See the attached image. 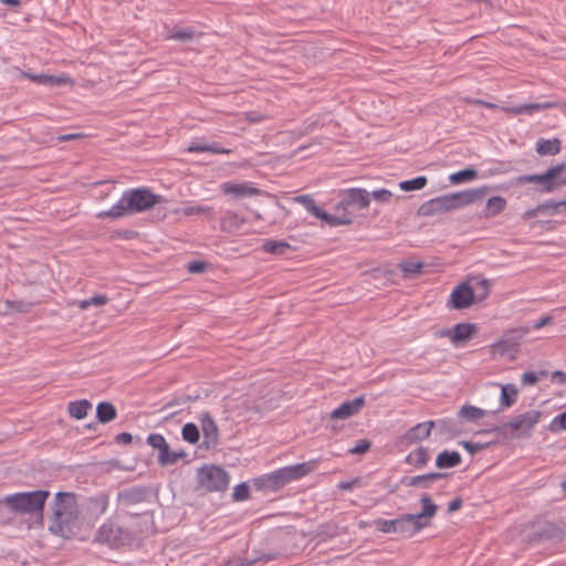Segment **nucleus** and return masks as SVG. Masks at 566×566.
<instances>
[{"label": "nucleus", "instance_id": "f257e3e1", "mask_svg": "<svg viewBox=\"0 0 566 566\" xmlns=\"http://www.w3.org/2000/svg\"><path fill=\"white\" fill-rule=\"evenodd\" d=\"M163 201V197L154 193L146 187L132 188L123 192L119 200L109 209L97 213L99 219H118L133 213H140L151 209Z\"/></svg>", "mask_w": 566, "mask_h": 566}, {"label": "nucleus", "instance_id": "f03ea898", "mask_svg": "<svg viewBox=\"0 0 566 566\" xmlns=\"http://www.w3.org/2000/svg\"><path fill=\"white\" fill-rule=\"evenodd\" d=\"M49 491L36 490L32 492H19L0 499V516L6 511L9 513H38L43 510Z\"/></svg>", "mask_w": 566, "mask_h": 566}, {"label": "nucleus", "instance_id": "7ed1b4c3", "mask_svg": "<svg viewBox=\"0 0 566 566\" xmlns=\"http://www.w3.org/2000/svg\"><path fill=\"white\" fill-rule=\"evenodd\" d=\"M65 499H71V492L55 494L54 514L49 524V531L57 536L69 538L71 535V510Z\"/></svg>", "mask_w": 566, "mask_h": 566}, {"label": "nucleus", "instance_id": "20e7f679", "mask_svg": "<svg viewBox=\"0 0 566 566\" xmlns=\"http://www.w3.org/2000/svg\"><path fill=\"white\" fill-rule=\"evenodd\" d=\"M199 486L207 492H223L228 489L230 476L218 465H205L198 471Z\"/></svg>", "mask_w": 566, "mask_h": 566}, {"label": "nucleus", "instance_id": "39448f33", "mask_svg": "<svg viewBox=\"0 0 566 566\" xmlns=\"http://www.w3.org/2000/svg\"><path fill=\"white\" fill-rule=\"evenodd\" d=\"M370 193L363 188H348L343 191L340 201L336 205L335 214H349L350 222L354 218V210H361L369 206Z\"/></svg>", "mask_w": 566, "mask_h": 566}, {"label": "nucleus", "instance_id": "423d86ee", "mask_svg": "<svg viewBox=\"0 0 566 566\" xmlns=\"http://www.w3.org/2000/svg\"><path fill=\"white\" fill-rule=\"evenodd\" d=\"M96 539L99 543L109 545L111 547H120L132 544L134 536L132 532L116 523H104L97 531Z\"/></svg>", "mask_w": 566, "mask_h": 566}, {"label": "nucleus", "instance_id": "0eeeda50", "mask_svg": "<svg viewBox=\"0 0 566 566\" xmlns=\"http://www.w3.org/2000/svg\"><path fill=\"white\" fill-rule=\"evenodd\" d=\"M541 417L542 412L539 410L531 409L513 417L509 422L503 424L502 429L516 437L528 436L539 422Z\"/></svg>", "mask_w": 566, "mask_h": 566}, {"label": "nucleus", "instance_id": "6e6552de", "mask_svg": "<svg viewBox=\"0 0 566 566\" xmlns=\"http://www.w3.org/2000/svg\"><path fill=\"white\" fill-rule=\"evenodd\" d=\"M294 201L302 205L315 218L326 222L331 227L344 226L350 223V216L345 214H331L319 208L312 196L301 195L294 198Z\"/></svg>", "mask_w": 566, "mask_h": 566}, {"label": "nucleus", "instance_id": "1a4fd4ad", "mask_svg": "<svg viewBox=\"0 0 566 566\" xmlns=\"http://www.w3.org/2000/svg\"><path fill=\"white\" fill-rule=\"evenodd\" d=\"M566 170V164L560 163L551 166L544 174L537 175H522L517 178L518 184L537 182L543 185V191L546 193L553 192L556 189V178Z\"/></svg>", "mask_w": 566, "mask_h": 566}, {"label": "nucleus", "instance_id": "9d476101", "mask_svg": "<svg viewBox=\"0 0 566 566\" xmlns=\"http://www.w3.org/2000/svg\"><path fill=\"white\" fill-rule=\"evenodd\" d=\"M107 506L108 496L103 493L94 497L86 499L81 504V510L77 507L76 511L73 510V521L76 520L80 514L83 518H87L88 522L92 523L106 512Z\"/></svg>", "mask_w": 566, "mask_h": 566}, {"label": "nucleus", "instance_id": "9b49d317", "mask_svg": "<svg viewBox=\"0 0 566 566\" xmlns=\"http://www.w3.org/2000/svg\"><path fill=\"white\" fill-rule=\"evenodd\" d=\"M315 469V462L308 461L303 463H296L293 465H287L276 470L281 486H285L292 481H297L307 474H310Z\"/></svg>", "mask_w": 566, "mask_h": 566}, {"label": "nucleus", "instance_id": "f8f14e48", "mask_svg": "<svg viewBox=\"0 0 566 566\" xmlns=\"http://www.w3.org/2000/svg\"><path fill=\"white\" fill-rule=\"evenodd\" d=\"M436 422L432 420L420 422L410 428L405 434L399 438L398 443L400 446L409 447L418 441L427 439Z\"/></svg>", "mask_w": 566, "mask_h": 566}, {"label": "nucleus", "instance_id": "ddd939ff", "mask_svg": "<svg viewBox=\"0 0 566 566\" xmlns=\"http://www.w3.org/2000/svg\"><path fill=\"white\" fill-rule=\"evenodd\" d=\"M473 301V289L468 283H462L451 292L449 306L455 310H462L469 307Z\"/></svg>", "mask_w": 566, "mask_h": 566}, {"label": "nucleus", "instance_id": "4468645a", "mask_svg": "<svg viewBox=\"0 0 566 566\" xmlns=\"http://www.w3.org/2000/svg\"><path fill=\"white\" fill-rule=\"evenodd\" d=\"M221 191L224 195L232 196L234 198H245V197H254L259 196L261 193V190L256 188L252 182L250 181H242V182H223L221 186Z\"/></svg>", "mask_w": 566, "mask_h": 566}, {"label": "nucleus", "instance_id": "2eb2a0df", "mask_svg": "<svg viewBox=\"0 0 566 566\" xmlns=\"http://www.w3.org/2000/svg\"><path fill=\"white\" fill-rule=\"evenodd\" d=\"M426 528V524H421L415 514H402L397 517V534L409 538Z\"/></svg>", "mask_w": 566, "mask_h": 566}, {"label": "nucleus", "instance_id": "dca6fc26", "mask_svg": "<svg viewBox=\"0 0 566 566\" xmlns=\"http://www.w3.org/2000/svg\"><path fill=\"white\" fill-rule=\"evenodd\" d=\"M198 420L201 426L205 442L207 446H214L219 440V429L208 411H203L199 415Z\"/></svg>", "mask_w": 566, "mask_h": 566}, {"label": "nucleus", "instance_id": "f3484780", "mask_svg": "<svg viewBox=\"0 0 566 566\" xmlns=\"http://www.w3.org/2000/svg\"><path fill=\"white\" fill-rule=\"evenodd\" d=\"M454 210V205L451 201L450 195L433 198L420 207V213L429 216L433 213L447 212Z\"/></svg>", "mask_w": 566, "mask_h": 566}, {"label": "nucleus", "instance_id": "a211bd4d", "mask_svg": "<svg viewBox=\"0 0 566 566\" xmlns=\"http://www.w3.org/2000/svg\"><path fill=\"white\" fill-rule=\"evenodd\" d=\"M365 405V397L358 396L353 400L344 401L337 408H335L332 413V419H347L354 415H356L361 407Z\"/></svg>", "mask_w": 566, "mask_h": 566}, {"label": "nucleus", "instance_id": "6ab92c4d", "mask_svg": "<svg viewBox=\"0 0 566 566\" xmlns=\"http://www.w3.org/2000/svg\"><path fill=\"white\" fill-rule=\"evenodd\" d=\"M475 332V325L471 323H459L454 325L453 331H446L442 335L448 336L450 342L458 346L460 343L469 340Z\"/></svg>", "mask_w": 566, "mask_h": 566}, {"label": "nucleus", "instance_id": "aec40b11", "mask_svg": "<svg viewBox=\"0 0 566 566\" xmlns=\"http://www.w3.org/2000/svg\"><path fill=\"white\" fill-rule=\"evenodd\" d=\"M483 195L482 189H468L450 195L451 201L454 205V210L470 205L478 200Z\"/></svg>", "mask_w": 566, "mask_h": 566}, {"label": "nucleus", "instance_id": "412c9836", "mask_svg": "<svg viewBox=\"0 0 566 566\" xmlns=\"http://www.w3.org/2000/svg\"><path fill=\"white\" fill-rule=\"evenodd\" d=\"M252 483L260 491H277L282 489L276 470L253 479Z\"/></svg>", "mask_w": 566, "mask_h": 566}, {"label": "nucleus", "instance_id": "4be33fe9", "mask_svg": "<svg viewBox=\"0 0 566 566\" xmlns=\"http://www.w3.org/2000/svg\"><path fill=\"white\" fill-rule=\"evenodd\" d=\"M148 492L144 488H130L118 493V500L124 505L142 503L146 500Z\"/></svg>", "mask_w": 566, "mask_h": 566}, {"label": "nucleus", "instance_id": "5701e85b", "mask_svg": "<svg viewBox=\"0 0 566 566\" xmlns=\"http://www.w3.org/2000/svg\"><path fill=\"white\" fill-rule=\"evenodd\" d=\"M245 219L239 213L228 210L221 218V229L229 233H235L244 224Z\"/></svg>", "mask_w": 566, "mask_h": 566}, {"label": "nucleus", "instance_id": "b1692460", "mask_svg": "<svg viewBox=\"0 0 566 566\" xmlns=\"http://www.w3.org/2000/svg\"><path fill=\"white\" fill-rule=\"evenodd\" d=\"M549 107H552L551 103H531L505 107L504 109L513 115H533Z\"/></svg>", "mask_w": 566, "mask_h": 566}, {"label": "nucleus", "instance_id": "393cba45", "mask_svg": "<svg viewBox=\"0 0 566 566\" xmlns=\"http://www.w3.org/2000/svg\"><path fill=\"white\" fill-rule=\"evenodd\" d=\"M422 510L420 513L415 514L421 524H426V527L430 524V518L437 514L438 506L432 502L429 495L424 494L421 500Z\"/></svg>", "mask_w": 566, "mask_h": 566}, {"label": "nucleus", "instance_id": "a878e982", "mask_svg": "<svg viewBox=\"0 0 566 566\" xmlns=\"http://www.w3.org/2000/svg\"><path fill=\"white\" fill-rule=\"evenodd\" d=\"M461 463V454L458 451H441L436 459V467L439 469L455 468Z\"/></svg>", "mask_w": 566, "mask_h": 566}, {"label": "nucleus", "instance_id": "bb28decb", "mask_svg": "<svg viewBox=\"0 0 566 566\" xmlns=\"http://www.w3.org/2000/svg\"><path fill=\"white\" fill-rule=\"evenodd\" d=\"M536 151L541 156L557 155L560 151V140L558 138H538L536 142Z\"/></svg>", "mask_w": 566, "mask_h": 566}, {"label": "nucleus", "instance_id": "cd10ccee", "mask_svg": "<svg viewBox=\"0 0 566 566\" xmlns=\"http://www.w3.org/2000/svg\"><path fill=\"white\" fill-rule=\"evenodd\" d=\"M444 476V473L431 472L422 475L410 476L406 479L405 483L408 486L421 485L423 488H429L433 482Z\"/></svg>", "mask_w": 566, "mask_h": 566}, {"label": "nucleus", "instance_id": "c85d7f7f", "mask_svg": "<svg viewBox=\"0 0 566 566\" xmlns=\"http://www.w3.org/2000/svg\"><path fill=\"white\" fill-rule=\"evenodd\" d=\"M428 461H429V452H428V449L424 447H418L416 450L410 452L405 459L406 463L413 465L418 469L427 465Z\"/></svg>", "mask_w": 566, "mask_h": 566}, {"label": "nucleus", "instance_id": "c756f323", "mask_svg": "<svg viewBox=\"0 0 566 566\" xmlns=\"http://www.w3.org/2000/svg\"><path fill=\"white\" fill-rule=\"evenodd\" d=\"M506 208V200L501 196L491 197L485 205L484 217L492 218Z\"/></svg>", "mask_w": 566, "mask_h": 566}, {"label": "nucleus", "instance_id": "7c9ffc66", "mask_svg": "<svg viewBox=\"0 0 566 566\" xmlns=\"http://www.w3.org/2000/svg\"><path fill=\"white\" fill-rule=\"evenodd\" d=\"M486 413L488 411L484 409L467 405L459 410L458 416L468 422H476L485 417Z\"/></svg>", "mask_w": 566, "mask_h": 566}, {"label": "nucleus", "instance_id": "2f4dec72", "mask_svg": "<svg viewBox=\"0 0 566 566\" xmlns=\"http://www.w3.org/2000/svg\"><path fill=\"white\" fill-rule=\"evenodd\" d=\"M117 416V411L111 402H99L96 408V417L98 422L107 423L114 420Z\"/></svg>", "mask_w": 566, "mask_h": 566}, {"label": "nucleus", "instance_id": "473e14b6", "mask_svg": "<svg viewBox=\"0 0 566 566\" xmlns=\"http://www.w3.org/2000/svg\"><path fill=\"white\" fill-rule=\"evenodd\" d=\"M262 249L270 254L285 255L291 250V245L285 241L266 240L263 242Z\"/></svg>", "mask_w": 566, "mask_h": 566}, {"label": "nucleus", "instance_id": "72a5a7b5", "mask_svg": "<svg viewBox=\"0 0 566 566\" xmlns=\"http://www.w3.org/2000/svg\"><path fill=\"white\" fill-rule=\"evenodd\" d=\"M517 389L514 385H505L501 387V409L509 408L516 402Z\"/></svg>", "mask_w": 566, "mask_h": 566}, {"label": "nucleus", "instance_id": "f704fd0d", "mask_svg": "<svg viewBox=\"0 0 566 566\" xmlns=\"http://www.w3.org/2000/svg\"><path fill=\"white\" fill-rule=\"evenodd\" d=\"M478 171L473 168H467L449 176V180L453 185L472 181L476 178Z\"/></svg>", "mask_w": 566, "mask_h": 566}, {"label": "nucleus", "instance_id": "c9c22d12", "mask_svg": "<svg viewBox=\"0 0 566 566\" xmlns=\"http://www.w3.org/2000/svg\"><path fill=\"white\" fill-rule=\"evenodd\" d=\"M187 457V453L185 451H172L169 449H165L164 452L159 453L158 460L159 463L163 465H171L175 464L178 460L184 459Z\"/></svg>", "mask_w": 566, "mask_h": 566}, {"label": "nucleus", "instance_id": "e433bc0d", "mask_svg": "<svg viewBox=\"0 0 566 566\" xmlns=\"http://www.w3.org/2000/svg\"><path fill=\"white\" fill-rule=\"evenodd\" d=\"M423 262L402 261L399 263V269L403 272L406 277H412L421 273Z\"/></svg>", "mask_w": 566, "mask_h": 566}, {"label": "nucleus", "instance_id": "4c0bfd02", "mask_svg": "<svg viewBox=\"0 0 566 566\" xmlns=\"http://www.w3.org/2000/svg\"><path fill=\"white\" fill-rule=\"evenodd\" d=\"M196 35L197 32L192 28H182L171 31L168 35V39L180 42H189L193 40Z\"/></svg>", "mask_w": 566, "mask_h": 566}, {"label": "nucleus", "instance_id": "58836bf2", "mask_svg": "<svg viewBox=\"0 0 566 566\" xmlns=\"http://www.w3.org/2000/svg\"><path fill=\"white\" fill-rule=\"evenodd\" d=\"M182 439L189 443H197L199 441L200 434L197 424L192 422H188L182 427L181 430Z\"/></svg>", "mask_w": 566, "mask_h": 566}, {"label": "nucleus", "instance_id": "ea45409f", "mask_svg": "<svg viewBox=\"0 0 566 566\" xmlns=\"http://www.w3.org/2000/svg\"><path fill=\"white\" fill-rule=\"evenodd\" d=\"M427 185V178L419 176L413 179L403 180L399 182V188L403 191L420 190Z\"/></svg>", "mask_w": 566, "mask_h": 566}, {"label": "nucleus", "instance_id": "a19ab883", "mask_svg": "<svg viewBox=\"0 0 566 566\" xmlns=\"http://www.w3.org/2000/svg\"><path fill=\"white\" fill-rule=\"evenodd\" d=\"M374 525L377 531L382 532L385 534H397V518H395V520L378 518V520L374 521Z\"/></svg>", "mask_w": 566, "mask_h": 566}, {"label": "nucleus", "instance_id": "79ce46f5", "mask_svg": "<svg viewBox=\"0 0 566 566\" xmlns=\"http://www.w3.org/2000/svg\"><path fill=\"white\" fill-rule=\"evenodd\" d=\"M92 409V403L87 399L73 401V418L82 419Z\"/></svg>", "mask_w": 566, "mask_h": 566}, {"label": "nucleus", "instance_id": "37998d69", "mask_svg": "<svg viewBox=\"0 0 566 566\" xmlns=\"http://www.w3.org/2000/svg\"><path fill=\"white\" fill-rule=\"evenodd\" d=\"M107 302H108V297L106 295L98 294V295H94V296H91L88 298H85V300L78 302V306L81 310H86L90 306H96V307L103 306Z\"/></svg>", "mask_w": 566, "mask_h": 566}, {"label": "nucleus", "instance_id": "c03bdc74", "mask_svg": "<svg viewBox=\"0 0 566 566\" xmlns=\"http://www.w3.org/2000/svg\"><path fill=\"white\" fill-rule=\"evenodd\" d=\"M211 210L210 207L207 206H197V205H186L176 210V213H180L184 216H195L209 212Z\"/></svg>", "mask_w": 566, "mask_h": 566}, {"label": "nucleus", "instance_id": "a18cd8bd", "mask_svg": "<svg viewBox=\"0 0 566 566\" xmlns=\"http://www.w3.org/2000/svg\"><path fill=\"white\" fill-rule=\"evenodd\" d=\"M147 443L151 446L154 449H158L159 453L164 452L165 449L169 447L164 436L159 433L149 434L147 438Z\"/></svg>", "mask_w": 566, "mask_h": 566}, {"label": "nucleus", "instance_id": "49530a36", "mask_svg": "<svg viewBox=\"0 0 566 566\" xmlns=\"http://www.w3.org/2000/svg\"><path fill=\"white\" fill-rule=\"evenodd\" d=\"M232 496H233V499L235 501H245V500H248L250 497L249 485L247 483H244V482L238 484L234 488Z\"/></svg>", "mask_w": 566, "mask_h": 566}, {"label": "nucleus", "instance_id": "de8ad7c7", "mask_svg": "<svg viewBox=\"0 0 566 566\" xmlns=\"http://www.w3.org/2000/svg\"><path fill=\"white\" fill-rule=\"evenodd\" d=\"M538 206H544L543 212L547 211L552 216L563 212V206H559V201L546 200L545 202L539 203Z\"/></svg>", "mask_w": 566, "mask_h": 566}, {"label": "nucleus", "instance_id": "09e8293b", "mask_svg": "<svg viewBox=\"0 0 566 566\" xmlns=\"http://www.w3.org/2000/svg\"><path fill=\"white\" fill-rule=\"evenodd\" d=\"M371 447V442L369 440H359L355 447L350 448L348 452L350 454H361L368 451Z\"/></svg>", "mask_w": 566, "mask_h": 566}, {"label": "nucleus", "instance_id": "8fccbe9b", "mask_svg": "<svg viewBox=\"0 0 566 566\" xmlns=\"http://www.w3.org/2000/svg\"><path fill=\"white\" fill-rule=\"evenodd\" d=\"M371 196L376 201L385 203V202L389 201L392 193H391V191H389L387 189H377L371 192Z\"/></svg>", "mask_w": 566, "mask_h": 566}, {"label": "nucleus", "instance_id": "3c124183", "mask_svg": "<svg viewBox=\"0 0 566 566\" xmlns=\"http://www.w3.org/2000/svg\"><path fill=\"white\" fill-rule=\"evenodd\" d=\"M552 430H566V411L556 416L551 424Z\"/></svg>", "mask_w": 566, "mask_h": 566}, {"label": "nucleus", "instance_id": "603ef678", "mask_svg": "<svg viewBox=\"0 0 566 566\" xmlns=\"http://www.w3.org/2000/svg\"><path fill=\"white\" fill-rule=\"evenodd\" d=\"M538 381V375L534 371H526L522 375L521 382L524 386H532Z\"/></svg>", "mask_w": 566, "mask_h": 566}, {"label": "nucleus", "instance_id": "864d4df0", "mask_svg": "<svg viewBox=\"0 0 566 566\" xmlns=\"http://www.w3.org/2000/svg\"><path fill=\"white\" fill-rule=\"evenodd\" d=\"M208 143L203 142H191L187 147V151L189 153H207Z\"/></svg>", "mask_w": 566, "mask_h": 566}, {"label": "nucleus", "instance_id": "5fc2aeb1", "mask_svg": "<svg viewBox=\"0 0 566 566\" xmlns=\"http://www.w3.org/2000/svg\"><path fill=\"white\" fill-rule=\"evenodd\" d=\"M207 153L230 154L231 149L222 147L219 143H211V144H208Z\"/></svg>", "mask_w": 566, "mask_h": 566}, {"label": "nucleus", "instance_id": "6e6d98bb", "mask_svg": "<svg viewBox=\"0 0 566 566\" xmlns=\"http://www.w3.org/2000/svg\"><path fill=\"white\" fill-rule=\"evenodd\" d=\"M461 444L471 454L476 453L483 448V446L478 442L462 441Z\"/></svg>", "mask_w": 566, "mask_h": 566}, {"label": "nucleus", "instance_id": "4d7b16f0", "mask_svg": "<svg viewBox=\"0 0 566 566\" xmlns=\"http://www.w3.org/2000/svg\"><path fill=\"white\" fill-rule=\"evenodd\" d=\"M543 207H544V206H538V205H537L535 208L526 210V211L523 213L522 218H523L524 220H530V219L535 218L537 214L543 213Z\"/></svg>", "mask_w": 566, "mask_h": 566}, {"label": "nucleus", "instance_id": "13d9d810", "mask_svg": "<svg viewBox=\"0 0 566 566\" xmlns=\"http://www.w3.org/2000/svg\"><path fill=\"white\" fill-rule=\"evenodd\" d=\"M552 321H553V317H552V316H549V315L543 316V317H541L539 319H537V321H535V322L533 323L532 328H533V329H541V328H543L544 326H546V325L551 324V323H552Z\"/></svg>", "mask_w": 566, "mask_h": 566}, {"label": "nucleus", "instance_id": "bf43d9fd", "mask_svg": "<svg viewBox=\"0 0 566 566\" xmlns=\"http://www.w3.org/2000/svg\"><path fill=\"white\" fill-rule=\"evenodd\" d=\"M359 483L358 479H353L350 481H342L338 483V489L342 491H350Z\"/></svg>", "mask_w": 566, "mask_h": 566}, {"label": "nucleus", "instance_id": "052dcab7", "mask_svg": "<svg viewBox=\"0 0 566 566\" xmlns=\"http://www.w3.org/2000/svg\"><path fill=\"white\" fill-rule=\"evenodd\" d=\"M133 440V437L128 432H122L115 437V442L117 444H128Z\"/></svg>", "mask_w": 566, "mask_h": 566}, {"label": "nucleus", "instance_id": "680f3d73", "mask_svg": "<svg viewBox=\"0 0 566 566\" xmlns=\"http://www.w3.org/2000/svg\"><path fill=\"white\" fill-rule=\"evenodd\" d=\"M551 379H552L553 382H557L559 385H564V384H566V373L560 371V370H556V371H554L552 374Z\"/></svg>", "mask_w": 566, "mask_h": 566}, {"label": "nucleus", "instance_id": "e2e57ef3", "mask_svg": "<svg viewBox=\"0 0 566 566\" xmlns=\"http://www.w3.org/2000/svg\"><path fill=\"white\" fill-rule=\"evenodd\" d=\"M6 305L9 310H13V311H18V312L25 311L23 302H20V301H9L8 300V301H6Z\"/></svg>", "mask_w": 566, "mask_h": 566}, {"label": "nucleus", "instance_id": "0e129e2a", "mask_svg": "<svg viewBox=\"0 0 566 566\" xmlns=\"http://www.w3.org/2000/svg\"><path fill=\"white\" fill-rule=\"evenodd\" d=\"M441 429L453 432V422L450 419H441L436 422Z\"/></svg>", "mask_w": 566, "mask_h": 566}, {"label": "nucleus", "instance_id": "69168bd1", "mask_svg": "<svg viewBox=\"0 0 566 566\" xmlns=\"http://www.w3.org/2000/svg\"><path fill=\"white\" fill-rule=\"evenodd\" d=\"M205 269V263L203 262H200V261H195V262H191L189 263L188 265V270L192 273H200L202 272Z\"/></svg>", "mask_w": 566, "mask_h": 566}, {"label": "nucleus", "instance_id": "338daca9", "mask_svg": "<svg viewBox=\"0 0 566 566\" xmlns=\"http://www.w3.org/2000/svg\"><path fill=\"white\" fill-rule=\"evenodd\" d=\"M461 506H462V500L460 497H457V499H454V500L449 502L448 511L449 512H454V511L460 510Z\"/></svg>", "mask_w": 566, "mask_h": 566}, {"label": "nucleus", "instance_id": "774afa93", "mask_svg": "<svg viewBox=\"0 0 566 566\" xmlns=\"http://www.w3.org/2000/svg\"><path fill=\"white\" fill-rule=\"evenodd\" d=\"M566 170L560 175V177H557L556 180V188L566 186Z\"/></svg>", "mask_w": 566, "mask_h": 566}]
</instances>
